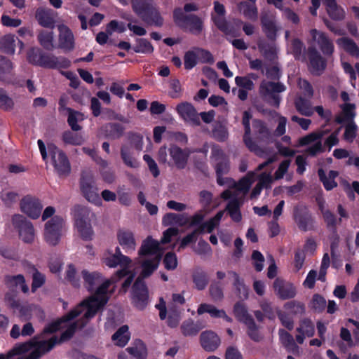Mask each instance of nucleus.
<instances>
[{"label": "nucleus", "mask_w": 359, "mask_h": 359, "mask_svg": "<svg viewBox=\"0 0 359 359\" xmlns=\"http://www.w3.org/2000/svg\"><path fill=\"white\" fill-rule=\"evenodd\" d=\"M46 150L51 156L54 168L57 174L63 177L69 175L71 172V165L65 153L52 143L47 144Z\"/></svg>", "instance_id": "9d476101"}, {"label": "nucleus", "mask_w": 359, "mask_h": 359, "mask_svg": "<svg viewBox=\"0 0 359 359\" xmlns=\"http://www.w3.org/2000/svg\"><path fill=\"white\" fill-rule=\"evenodd\" d=\"M221 340L219 337L213 331L206 330L200 335V344L207 352H213L219 346Z\"/></svg>", "instance_id": "412c9836"}, {"label": "nucleus", "mask_w": 359, "mask_h": 359, "mask_svg": "<svg viewBox=\"0 0 359 359\" xmlns=\"http://www.w3.org/2000/svg\"><path fill=\"white\" fill-rule=\"evenodd\" d=\"M292 217L301 231L306 232L314 229L315 219L306 205H295L293 208Z\"/></svg>", "instance_id": "f8f14e48"}, {"label": "nucleus", "mask_w": 359, "mask_h": 359, "mask_svg": "<svg viewBox=\"0 0 359 359\" xmlns=\"http://www.w3.org/2000/svg\"><path fill=\"white\" fill-rule=\"evenodd\" d=\"M307 56L309 70L313 75H321L327 65V60L315 46H309Z\"/></svg>", "instance_id": "ddd939ff"}, {"label": "nucleus", "mask_w": 359, "mask_h": 359, "mask_svg": "<svg viewBox=\"0 0 359 359\" xmlns=\"http://www.w3.org/2000/svg\"><path fill=\"white\" fill-rule=\"evenodd\" d=\"M65 278L74 287H79L80 279L77 276L76 269L73 264H69L67 265Z\"/></svg>", "instance_id": "603ef678"}, {"label": "nucleus", "mask_w": 359, "mask_h": 359, "mask_svg": "<svg viewBox=\"0 0 359 359\" xmlns=\"http://www.w3.org/2000/svg\"><path fill=\"white\" fill-rule=\"evenodd\" d=\"M325 299L319 294H315L311 301V308L316 313H322L326 307Z\"/></svg>", "instance_id": "bf43d9fd"}, {"label": "nucleus", "mask_w": 359, "mask_h": 359, "mask_svg": "<svg viewBox=\"0 0 359 359\" xmlns=\"http://www.w3.org/2000/svg\"><path fill=\"white\" fill-rule=\"evenodd\" d=\"M299 89L302 90V96L312 98L314 95V90L311 83L304 79H299L297 82Z\"/></svg>", "instance_id": "e2e57ef3"}, {"label": "nucleus", "mask_w": 359, "mask_h": 359, "mask_svg": "<svg viewBox=\"0 0 359 359\" xmlns=\"http://www.w3.org/2000/svg\"><path fill=\"white\" fill-rule=\"evenodd\" d=\"M65 316L66 314L46 326V334L65 330L60 336L54 335L48 339H46V353L50 351L55 345L69 341L78 329H83L92 319H86L84 313L81 318L76 321L72 322L73 320L64 321L62 319Z\"/></svg>", "instance_id": "f03ea898"}, {"label": "nucleus", "mask_w": 359, "mask_h": 359, "mask_svg": "<svg viewBox=\"0 0 359 359\" xmlns=\"http://www.w3.org/2000/svg\"><path fill=\"white\" fill-rule=\"evenodd\" d=\"M252 126L255 134L257 135V139L259 142H269L271 140V133L268 128L266 123L260 119H254Z\"/></svg>", "instance_id": "393cba45"}, {"label": "nucleus", "mask_w": 359, "mask_h": 359, "mask_svg": "<svg viewBox=\"0 0 359 359\" xmlns=\"http://www.w3.org/2000/svg\"><path fill=\"white\" fill-rule=\"evenodd\" d=\"M62 139L67 144L81 145L83 143V139L81 135L74 133L70 130L65 131L62 133Z\"/></svg>", "instance_id": "4d7b16f0"}, {"label": "nucleus", "mask_w": 359, "mask_h": 359, "mask_svg": "<svg viewBox=\"0 0 359 359\" xmlns=\"http://www.w3.org/2000/svg\"><path fill=\"white\" fill-rule=\"evenodd\" d=\"M161 257L157 255L154 259H149L144 260L142 264V272L140 273V278H143L149 277L155 270L158 267Z\"/></svg>", "instance_id": "4c0bfd02"}, {"label": "nucleus", "mask_w": 359, "mask_h": 359, "mask_svg": "<svg viewBox=\"0 0 359 359\" xmlns=\"http://www.w3.org/2000/svg\"><path fill=\"white\" fill-rule=\"evenodd\" d=\"M176 111L185 121L194 126L201 124L199 115L192 104L187 102H182L177 105Z\"/></svg>", "instance_id": "aec40b11"}, {"label": "nucleus", "mask_w": 359, "mask_h": 359, "mask_svg": "<svg viewBox=\"0 0 359 359\" xmlns=\"http://www.w3.org/2000/svg\"><path fill=\"white\" fill-rule=\"evenodd\" d=\"M126 351L135 359H146L147 348L142 339H136L131 346L126 348Z\"/></svg>", "instance_id": "cd10ccee"}, {"label": "nucleus", "mask_w": 359, "mask_h": 359, "mask_svg": "<svg viewBox=\"0 0 359 359\" xmlns=\"http://www.w3.org/2000/svg\"><path fill=\"white\" fill-rule=\"evenodd\" d=\"M297 332L308 337H312L315 333L314 324L311 319L303 318L299 322V327L297 328Z\"/></svg>", "instance_id": "3c124183"}, {"label": "nucleus", "mask_w": 359, "mask_h": 359, "mask_svg": "<svg viewBox=\"0 0 359 359\" xmlns=\"http://www.w3.org/2000/svg\"><path fill=\"white\" fill-rule=\"evenodd\" d=\"M280 342L288 352L295 353L298 351L299 346L296 344L291 334L283 329L278 331Z\"/></svg>", "instance_id": "a19ab883"}, {"label": "nucleus", "mask_w": 359, "mask_h": 359, "mask_svg": "<svg viewBox=\"0 0 359 359\" xmlns=\"http://www.w3.org/2000/svg\"><path fill=\"white\" fill-rule=\"evenodd\" d=\"M252 116L248 111L243 113L242 124L244 127L243 142L248 149L257 156H262L264 149L261 148L251 137L250 119Z\"/></svg>", "instance_id": "dca6fc26"}, {"label": "nucleus", "mask_w": 359, "mask_h": 359, "mask_svg": "<svg viewBox=\"0 0 359 359\" xmlns=\"http://www.w3.org/2000/svg\"><path fill=\"white\" fill-rule=\"evenodd\" d=\"M111 285V280L104 281L95 291V294L83 299L74 308L66 313L63 318L64 321L74 320L79 316L84 309L85 318H93L97 312L102 310L109 301L107 291Z\"/></svg>", "instance_id": "f257e3e1"}, {"label": "nucleus", "mask_w": 359, "mask_h": 359, "mask_svg": "<svg viewBox=\"0 0 359 359\" xmlns=\"http://www.w3.org/2000/svg\"><path fill=\"white\" fill-rule=\"evenodd\" d=\"M260 22L266 37L271 40L275 39L278 32L275 17L269 13H262Z\"/></svg>", "instance_id": "4be33fe9"}, {"label": "nucleus", "mask_w": 359, "mask_h": 359, "mask_svg": "<svg viewBox=\"0 0 359 359\" xmlns=\"http://www.w3.org/2000/svg\"><path fill=\"white\" fill-rule=\"evenodd\" d=\"M75 225L82 239L90 241L93 231L90 224L88 210L81 205L74 207Z\"/></svg>", "instance_id": "1a4fd4ad"}, {"label": "nucleus", "mask_w": 359, "mask_h": 359, "mask_svg": "<svg viewBox=\"0 0 359 359\" xmlns=\"http://www.w3.org/2000/svg\"><path fill=\"white\" fill-rule=\"evenodd\" d=\"M311 98L299 95L294 99V104L297 111L305 116H311L313 114V109L311 107Z\"/></svg>", "instance_id": "c85d7f7f"}, {"label": "nucleus", "mask_w": 359, "mask_h": 359, "mask_svg": "<svg viewBox=\"0 0 359 359\" xmlns=\"http://www.w3.org/2000/svg\"><path fill=\"white\" fill-rule=\"evenodd\" d=\"M59 43L61 48L67 50H71L74 48V36L69 28L67 27L65 30L60 34Z\"/></svg>", "instance_id": "de8ad7c7"}, {"label": "nucleus", "mask_w": 359, "mask_h": 359, "mask_svg": "<svg viewBox=\"0 0 359 359\" xmlns=\"http://www.w3.org/2000/svg\"><path fill=\"white\" fill-rule=\"evenodd\" d=\"M223 309H218L215 306L208 304H201L199 305L197 312L199 315L204 313H208L212 318H221L223 313Z\"/></svg>", "instance_id": "864d4df0"}, {"label": "nucleus", "mask_w": 359, "mask_h": 359, "mask_svg": "<svg viewBox=\"0 0 359 359\" xmlns=\"http://www.w3.org/2000/svg\"><path fill=\"white\" fill-rule=\"evenodd\" d=\"M126 30V26L124 22H118L116 20H111L106 27V32L111 35L114 32L123 33Z\"/></svg>", "instance_id": "774afa93"}, {"label": "nucleus", "mask_w": 359, "mask_h": 359, "mask_svg": "<svg viewBox=\"0 0 359 359\" xmlns=\"http://www.w3.org/2000/svg\"><path fill=\"white\" fill-rule=\"evenodd\" d=\"M42 203L38 198L27 196L20 201V209L22 212L32 219H37L41 214Z\"/></svg>", "instance_id": "6ab92c4d"}, {"label": "nucleus", "mask_w": 359, "mask_h": 359, "mask_svg": "<svg viewBox=\"0 0 359 359\" xmlns=\"http://www.w3.org/2000/svg\"><path fill=\"white\" fill-rule=\"evenodd\" d=\"M209 293L215 302L222 300L224 297V293L220 283H212L209 287Z\"/></svg>", "instance_id": "0e129e2a"}, {"label": "nucleus", "mask_w": 359, "mask_h": 359, "mask_svg": "<svg viewBox=\"0 0 359 359\" xmlns=\"http://www.w3.org/2000/svg\"><path fill=\"white\" fill-rule=\"evenodd\" d=\"M68 112L67 123L73 131H79L81 127L77 123L78 116H81V113L72 108H67Z\"/></svg>", "instance_id": "052dcab7"}, {"label": "nucleus", "mask_w": 359, "mask_h": 359, "mask_svg": "<svg viewBox=\"0 0 359 359\" xmlns=\"http://www.w3.org/2000/svg\"><path fill=\"white\" fill-rule=\"evenodd\" d=\"M337 43L351 56L359 57V47L353 39L348 37H342L338 39Z\"/></svg>", "instance_id": "c03bdc74"}, {"label": "nucleus", "mask_w": 359, "mask_h": 359, "mask_svg": "<svg viewBox=\"0 0 359 359\" xmlns=\"http://www.w3.org/2000/svg\"><path fill=\"white\" fill-rule=\"evenodd\" d=\"M203 327L200 322H194L192 319L189 318L182 322L180 330L184 337H194L198 334Z\"/></svg>", "instance_id": "c756f323"}, {"label": "nucleus", "mask_w": 359, "mask_h": 359, "mask_svg": "<svg viewBox=\"0 0 359 359\" xmlns=\"http://www.w3.org/2000/svg\"><path fill=\"white\" fill-rule=\"evenodd\" d=\"M15 36L6 34L0 39V46L6 53L13 54L15 53Z\"/></svg>", "instance_id": "5fc2aeb1"}, {"label": "nucleus", "mask_w": 359, "mask_h": 359, "mask_svg": "<svg viewBox=\"0 0 359 359\" xmlns=\"http://www.w3.org/2000/svg\"><path fill=\"white\" fill-rule=\"evenodd\" d=\"M132 49L137 53L151 54L154 48L151 42L144 38H137Z\"/></svg>", "instance_id": "49530a36"}, {"label": "nucleus", "mask_w": 359, "mask_h": 359, "mask_svg": "<svg viewBox=\"0 0 359 359\" xmlns=\"http://www.w3.org/2000/svg\"><path fill=\"white\" fill-rule=\"evenodd\" d=\"M198 62V55L194 50H188L184 55V66L187 70L193 69Z\"/></svg>", "instance_id": "680f3d73"}, {"label": "nucleus", "mask_w": 359, "mask_h": 359, "mask_svg": "<svg viewBox=\"0 0 359 359\" xmlns=\"http://www.w3.org/2000/svg\"><path fill=\"white\" fill-rule=\"evenodd\" d=\"M342 110V115L337 116L335 122L338 124L344 123V122L353 123V120L355 116V105L352 103H345L341 105Z\"/></svg>", "instance_id": "473e14b6"}, {"label": "nucleus", "mask_w": 359, "mask_h": 359, "mask_svg": "<svg viewBox=\"0 0 359 359\" xmlns=\"http://www.w3.org/2000/svg\"><path fill=\"white\" fill-rule=\"evenodd\" d=\"M117 239L118 243L126 253L135 250L136 243L132 231L125 229L118 230L117 232Z\"/></svg>", "instance_id": "5701e85b"}, {"label": "nucleus", "mask_w": 359, "mask_h": 359, "mask_svg": "<svg viewBox=\"0 0 359 359\" xmlns=\"http://www.w3.org/2000/svg\"><path fill=\"white\" fill-rule=\"evenodd\" d=\"M175 25L185 32L198 36L204 29L203 20L195 14H186L182 8H175L172 13Z\"/></svg>", "instance_id": "39448f33"}, {"label": "nucleus", "mask_w": 359, "mask_h": 359, "mask_svg": "<svg viewBox=\"0 0 359 359\" xmlns=\"http://www.w3.org/2000/svg\"><path fill=\"white\" fill-rule=\"evenodd\" d=\"M210 159L215 170L217 184L224 185L229 178H224L223 175H226L230 170V161L228 156L219 147L217 146L212 148Z\"/></svg>", "instance_id": "6e6552de"}, {"label": "nucleus", "mask_w": 359, "mask_h": 359, "mask_svg": "<svg viewBox=\"0 0 359 359\" xmlns=\"http://www.w3.org/2000/svg\"><path fill=\"white\" fill-rule=\"evenodd\" d=\"M253 172H249L245 177L241 178L236 184V189L243 193H247L252 183Z\"/></svg>", "instance_id": "338daca9"}, {"label": "nucleus", "mask_w": 359, "mask_h": 359, "mask_svg": "<svg viewBox=\"0 0 359 359\" xmlns=\"http://www.w3.org/2000/svg\"><path fill=\"white\" fill-rule=\"evenodd\" d=\"M71 66V61L63 56L46 55V68L49 69H67Z\"/></svg>", "instance_id": "2f4dec72"}, {"label": "nucleus", "mask_w": 359, "mask_h": 359, "mask_svg": "<svg viewBox=\"0 0 359 359\" xmlns=\"http://www.w3.org/2000/svg\"><path fill=\"white\" fill-rule=\"evenodd\" d=\"M149 292L147 286L140 276L135 281L132 289V300L139 310L145 309L148 304Z\"/></svg>", "instance_id": "2eb2a0df"}, {"label": "nucleus", "mask_w": 359, "mask_h": 359, "mask_svg": "<svg viewBox=\"0 0 359 359\" xmlns=\"http://www.w3.org/2000/svg\"><path fill=\"white\" fill-rule=\"evenodd\" d=\"M12 222L18 230L20 237L26 243L32 242L34 238V229L32 224L21 215H15Z\"/></svg>", "instance_id": "f3484780"}, {"label": "nucleus", "mask_w": 359, "mask_h": 359, "mask_svg": "<svg viewBox=\"0 0 359 359\" xmlns=\"http://www.w3.org/2000/svg\"><path fill=\"white\" fill-rule=\"evenodd\" d=\"M163 262L167 270H175L178 264L176 254L173 252H167L164 256Z\"/></svg>", "instance_id": "69168bd1"}, {"label": "nucleus", "mask_w": 359, "mask_h": 359, "mask_svg": "<svg viewBox=\"0 0 359 359\" xmlns=\"http://www.w3.org/2000/svg\"><path fill=\"white\" fill-rule=\"evenodd\" d=\"M43 332L28 342L16 345L6 355L1 354L0 359H39L45 351Z\"/></svg>", "instance_id": "7ed1b4c3"}, {"label": "nucleus", "mask_w": 359, "mask_h": 359, "mask_svg": "<svg viewBox=\"0 0 359 359\" xmlns=\"http://www.w3.org/2000/svg\"><path fill=\"white\" fill-rule=\"evenodd\" d=\"M192 280L198 290H204L209 283L207 273L201 267H196L192 273Z\"/></svg>", "instance_id": "72a5a7b5"}, {"label": "nucleus", "mask_w": 359, "mask_h": 359, "mask_svg": "<svg viewBox=\"0 0 359 359\" xmlns=\"http://www.w3.org/2000/svg\"><path fill=\"white\" fill-rule=\"evenodd\" d=\"M133 12L147 25L161 27L164 23L154 0H131Z\"/></svg>", "instance_id": "20e7f679"}, {"label": "nucleus", "mask_w": 359, "mask_h": 359, "mask_svg": "<svg viewBox=\"0 0 359 359\" xmlns=\"http://www.w3.org/2000/svg\"><path fill=\"white\" fill-rule=\"evenodd\" d=\"M104 262L109 268H114L117 266H129L131 263V259L128 257H118V256L112 255L106 257Z\"/></svg>", "instance_id": "09e8293b"}, {"label": "nucleus", "mask_w": 359, "mask_h": 359, "mask_svg": "<svg viewBox=\"0 0 359 359\" xmlns=\"http://www.w3.org/2000/svg\"><path fill=\"white\" fill-rule=\"evenodd\" d=\"M188 222V218L184 214H176L173 212L166 213L162 219V224L165 226L178 225L183 226Z\"/></svg>", "instance_id": "f704fd0d"}, {"label": "nucleus", "mask_w": 359, "mask_h": 359, "mask_svg": "<svg viewBox=\"0 0 359 359\" xmlns=\"http://www.w3.org/2000/svg\"><path fill=\"white\" fill-rule=\"evenodd\" d=\"M273 287L276 294L282 300L292 299L297 294L296 287L294 284L280 278L275 279Z\"/></svg>", "instance_id": "a211bd4d"}, {"label": "nucleus", "mask_w": 359, "mask_h": 359, "mask_svg": "<svg viewBox=\"0 0 359 359\" xmlns=\"http://www.w3.org/2000/svg\"><path fill=\"white\" fill-rule=\"evenodd\" d=\"M245 325L247 326V334L251 340L255 342H259L263 339L264 337L259 332V327L254 319L245 324Z\"/></svg>", "instance_id": "6e6d98bb"}, {"label": "nucleus", "mask_w": 359, "mask_h": 359, "mask_svg": "<svg viewBox=\"0 0 359 359\" xmlns=\"http://www.w3.org/2000/svg\"><path fill=\"white\" fill-rule=\"evenodd\" d=\"M238 7L247 19L251 20H257L258 11L255 4L252 3L251 4L247 1H241Z\"/></svg>", "instance_id": "a18cd8bd"}, {"label": "nucleus", "mask_w": 359, "mask_h": 359, "mask_svg": "<svg viewBox=\"0 0 359 359\" xmlns=\"http://www.w3.org/2000/svg\"><path fill=\"white\" fill-rule=\"evenodd\" d=\"M6 283L12 289L20 290L24 293H27L29 291V287L22 275L7 276L6 277Z\"/></svg>", "instance_id": "ea45409f"}, {"label": "nucleus", "mask_w": 359, "mask_h": 359, "mask_svg": "<svg viewBox=\"0 0 359 359\" xmlns=\"http://www.w3.org/2000/svg\"><path fill=\"white\" fill-rule=\"evenodd\" d=\"M331 19L341 21L345 18V11L337 4L336 0H322Z\"/></svg>", "instance_id": "b1692460"}, {"label": "nucleus", "mask_w": 359, "mask_h": 359, "mask_svg": "<svg viewBox=\"0 0 359 359\" xmlns=\"http://www.w3.org/2000/svg\"><path fill=\"white\" fill-rule=\"evenodd\" d=\"M284 309L289 311L293 315H302L305 313V305L304 303L292 300L284 304Z\"/></svg>", "instance_id": "13d9d810"}, {"label": "nucleus", "mask_w": 359, "mask_h": 359, "mask_svg": "<svg viewBox=\"0 0 359 359\" xmlns=\"http://www.w3.org/2000/svg\"><path fill=\"white\" fill-rule=\"evenodd\" d=\"M318 175L320 181L323 183L324 188L327 191H331L337 187V183L334 179L338 176L339 173L335 170H330L327 177L325 170L323 168L318 170Z\"/></svg>", "instance_id": "7c9ffc66"}, {"label": "nucleus", "mask_w": 359, "mask_h": 359, "mask_svg": "<svg viewBox=\"0 0 359 359\" xmlns=\"http://www.w3.org/2000/svg\"><path fill=\"white\" fill-rule=\"evenodd\" d=\"M310 35L316 42L320 53L325 57L330 58L334 53V44L333 41L323 32L316 29L310 30Z\"/></svg>", "instance_id": "4468645a"}, {"label": "nucleus", "mask_w": 359, "mask_h": 359, "mask_svg": "<svg viewBox=\"0 0 359 359\" xmlns=\"http://www.w3.org/2000/svg\"><path fill=\"white\" fill-rule=\"evenodd\" d=\"M233 314L236 318L245 325L253 320L251 315L248 313L245 305L240 302H236L233 306Z\"/></svg>", "instance_id": "79ce46f5"}, {"label": "nucleus", "mask_w": 359, "mask_h": 359, "mask_svg": "<svg viewBox=\"0 0 359 359\" xmlns=\"http://www.w3.org/2000/svg\"><path fill=\"white\" fill-rule=\"evenodd\" d=\"M286 90L285 86L280 82L262 81L259 85V93L264 101L271 107L278 108L281 101L280 93Z\"/></svg>", "instance_id": "0eeeda50"}, {"label": "nucleus", "mask_w": 359, "mask_h": 359, "mask_svg": "<svg viewBox=\"0 0 359 359\" xmlns=\"http://www.w3.org/2000/svg\"><path fill=\"white\" fill-rule=\"evenodd\" d=\"M234 279L233 285L236 290V295L240 299H247L248 297V288L245 285L244 281L240 278L238 273L230 271L228 272Z\"/></svg>", "instance_id": "58836bf2"}, {"label": "nucleus", "mask_w": 359, "mask_h": 359, "mask_svg": "<svg viewBox=\"0 0 359 359\" xmlns=\"http://www.w3.org/2000/svg\"><path fill=\"white\" fill-rule=\"evenodd\" d=\"M104 135L111 140H118L123 135L125 128L118 123H109L101 128Z\"/></svg>", "instance_id": "a878e982"}, {"label": "nucleus", "mask_w": 359, "mask_h": 359, "mask_svg": "<svg viewBox=\"0 0 359 359\" xmlns=\"http://www.w3.org/2000/svg\"><path fill=\"white\" fill-rule=\"evenodd\" d=\"M212 136L217 142H223L229 136L227 128L220 122H217L213 125Z\"/></svg>", "instance_id": "8fccbe9b"}, {"label": "nucleus", "mask_w": 359, "mask_h": 359, "mask_svg": "<svg viewBox=\"0 0 359 359\" xmlns=\"http://www.w3.org/2000/svg\"><path fill=\"white\" fill-rule=\"evenodd\" d=\"M159 251V243L151 236H148L142 243L139 250L140 256L156 255Z\"/></svg>", "instance_id": "e433bc0d"}, {"label": "nucleus", "mask_w": 359, "mask_h": 359, "mask_svg": "<svg viewBox=\"0 0 359 359\" xmlns=\"http://www.w3.org/2000/svg\"><path fill=\"white\" fill-rule=\"evenodd\" d=\"M169 153L178 169H184L186 167L189 154L185 153L183 149L177 146H172L169 149Z\"/></svg>", "instance_id": "bb28decb"}, {"label": "nucleus", "mask_w": 359, "mask_h": 359, "mask_svg": "<svg viewBox=\"0 0 359 359\" xmlns=\"http://www.w3.org/2000/svg\"><path fill=\"white\" fill-rule=\"evenodd\" d=\"M80 189L83 197L89 202L99 205L102 200L97 193V189L94 185L93 175L88 171H83L80 178Z\"/></svg>", "instance_id": "9b49d317"}, {"label": "nucleus", "mask_w": 359, "mask_h": 359, "mask_svg": "<svg viewBox=\"0 0 359 359\" xmlns=\"http://www.w3.org/2000/svg\"><path fill=\"white\" fill-rule=\"evenodd\" d=\"M86 287L89 292L95 290V287L102 280V276L98 272L90 273L86 270L81 271Z\"/></svg>", "instance_id": "37998d69"}, {"label": "nucleus", "mask_w": 359, "mask_h": 359, "mask_svg": "<svg viewBox=\"0 0 359 359\" xmlns=\"http://www.w3.org/2000/svg\"><path fill=\"white\" fill-rule=\"evenodd\" d=\"M55 212L53 207H46V219L50 218L46 221V243L53 246L59 243L65 228V222L62 217L58 215L53 217Z\"/></svg>", "instance_id": "423d86ee"}, {"label": "nucleus", "mask_w": 359, "mask_h": 359, "mask_svg": "<svg viewBox=\"0 0 359 359\" xmlns=\"http://www.w3.org/2000/svg\"><path fill=\"white\" fill-rule=\"evenodd\" d=\"M130 339V333L128 331V325H122L111 336V339L115 345L119 347H124Z\"/></svg>", "instance_id": "c9c22d12"}]
</instances>
